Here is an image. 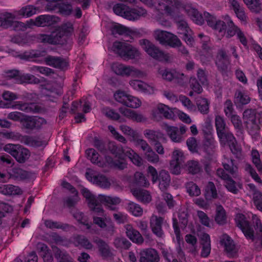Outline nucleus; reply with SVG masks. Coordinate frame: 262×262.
Returning <instances> with one entry per match:
<instances>
[{
    "label": "nucleus",
    "mask_w": 262,
    "mask_h": 262,
    "mask_svg": "<svg viewBox=\"0 0 262 262\" xmlns=\"http://www.w3.org/2000/svg\"><path fill=\"white\" fill-rule=\"evenodd\" d=\"M86 154L88 158L91 161L100 167L109 166L110 167H115L118 168L123 169L126 166L125 160L123 158V154L127 156L134 164L140 166L143 164V160L138 154L135 152L133 150L130 148H126L122 150L119 149L114 161L111 158H106V162L101 161L98 159L99 155L98 153L92 148L88 149L86 150Z\"/></svg>",
    "instance_id": "f257e3e1"
},
{
    "label": "nucleus",
    "mask_w": 262,
    "mask_h": 262,
    "mask_svg": "<svg viewBox=\"0 0 262 262\" xmlns=\"http://www.w3.org/2000/svg\"><path fill=\"white\" fill-rule=\"evenodd\" d=\"M207 18V24L219 33V38L224 36L231 37L237 33L239 28L235 26L230 17L225 15L221 17V19L210 15L209 13L204 14Z\"/></svg>",
    "instance_id": "f03ea898"
},
{
    "label": "nucleus",
    "mask_w": 262,
    "mask_h": 262,
    "mask_svg": "<svg viewBox=\"0 0 262 262\" xmlns=\"http://www.w3.org/2000/svg\"><path fill=\"white\" fill-rule=\"evenodd\" d=\"M82 193L88 201L90 207L93 209L95 212L98 213L100 215L102 214L103 211L99 206V203L103 204L111 209H113V208L112 207V205L118 204L120 202V199L117 197H111L101 194L95 197L86 188H83L82 189Z\"/></svg>",
    "instance_id": "7ed1b4c3"
},
{
    "label": "nucleus",
    "mask_w": 262,
    "mask_h": 262,
    "mask_svg": "<svg viewBox=\"0 0 262 262\" xmlns=\"http://www.w3.org/2000/svg\"><path fill=\"white\" fill-rule=\"evenodd\" d=\"M154 6L156 9L155 18L161 25L167 26L170 24L168 21V16L181 6L180 3L177 0H159L157 4Z\"/></svg>",
    "instance_id": "20e7f679"
},
{
    "label": "nucleus",
    "mask_w": 262,
    "mask_h": 262,
    "mask_svg": "<svg viewBox=\"0 0 262 262\" xmlns=\"http://www.w3.org/2000/svg\"><path fill=\"white\" fill-rule=\"evenodd\" d=\"M215 126L221 144L223 145L228 144L231 151L234 154H237L238 152H240L241 148L237 146L235 138L231 133L226 130V124L222 117L220 116L216 117Z\"/></svg>",
    "instance_id": "39448f33"
},
{
    "label": "nucleus",
    "mask_w": 262,
    "mask_h": 262,
    "mask_svg": "<svg viewBox=\"0 0 262 262\" xmlns=\"http://www.w3.org/2000/svg\"><path fill=\"white\" fill-rule=\"evenodd\" d=\"M243 118L249 134L256 137L259 133L258 124L262 123V113L256 115L254 110H246L244 113Z\"/></svg>",
    "instance_id": "423d86ee"
},
{
    "label": "nucleus",
    "mask_w": 262,
    "mask_h": 262,
    "mask_svg": "<svg viewBox=\"0 0 262 262\" xmlns=\"http://www.w3.org/2000/svg\"><path fill=\"white\" fill-rule=\"evenodd\" d=\"M109 49L126 59H133L139 55L138 51L126 42H115Z\"/></svg>",
    "instance_id": "0eeeda50"
},
{
    "label": "nucleus",
    "mask_w": 262,
    "mask_h": 262,
    "mask_svg": "<svg viewBox=\"0 0 262 262\" xmlns=\"http://www.w3.org/2000/svg\"><path fill=\"white\" fill-rule=\"evenodd\" d=\"M147 175L148 177H151L154 183L159 180V187L162 191L165 190L169 186L170 176L167 172L161 171L158 177L156 169L152 166H149L147 169Z\"/></svg>",
    "instance_id": "6e6552de"
},
{
    "label": "nucleus",
    "mask_w": 262,
    "mask_h": 262,
    "mask_svg": "<svg viewBox=\"0 0 262 262\" xmlns=\"http://www.w3.org/2000/svg\"><path fill=\"white\" fill-rule=\"evenodd\" d=\"M154 37L161 44L167 45L172 47H178L181 43L176 35L160 30L154 32Z\"/></svg>",
    "instance_id": "1a4fd4ad"
},
{
    "label": "nucleus",
    "mask_w": 262,
    "mask_h": 262,
    "mask_svg": "<svg viewBox=\"0 0 262 262\" xmlns=\"http://www.w3.org/2000/svg\"><path fill=\"white\" fill-rule=\"evenodd\" d=\"M16 15L14 13L4 12L0 14V28H8L14 25L16 30H24L26 28L24 23L15 21Z\"/></svg>",
    "instance_id": "9d476101"
},
{
    "label": "nucleus",
    "mask_w": 262,
    "mask_h": 262,
    "mask_svg": "<svg viewBox=\"0 0 262 262\" xmlns=\"http://www.w3.org/2000/svg\"><path fill=\"white\" fill-rule=\"evenodd\" d=\"M113 71L117 75H131L139 78L145 76V73L133 67L125 66L119 63H115L112 67Z\"/></svg>",
    "instance_id": "9b49d317"
},
{
    "label": "nucleus",
    "mask_w": 262,
    "mask_h": 262,
    "mask_svg": "<svg viewBox=\"0 0 262 262\" xmlns=\"http://www.w3.org/2000/svg\"><path fill=\"white\" fill-rule=\"evenodd\" d=\"M179 222L183 225L185 226L187 223V211L185 208H182L180 212L177 214H173V227L176 235V241L178 244H180L182 238L180 233V230L178 227Z\"/></svg>",
    "instance_id": "f8f14e48"
},
{
    "label": "nucleus",
    "mask_w": 262,
    "mask_h": 262,
    "mask_svg": "<svg viewBox=\"0 0 262 262\" xmlns=\"http://www.w3.org/2000/svg\"><path fill=\"white\" fill-rule=\"evenodd\" d=\"M140 45L145 51L154 58L160 60H167V55L157 49L148 40H141Z\"/></svg>",
    "instance_id": "ddd939ff"
},
{
    "label": "nucleus",
    "mask_w": 262,
    "mask_h": 262,
    "mask_svg": "<svg viewBox=\"0 0 262 262\" xmlns=\"http://www.w3.org/2000/svg\"><path fill=\"white\" fill-rule=\"evenodd\" d=\"M185 160L182 150L175 149L172 154V159L170 163V169L172 173L179 174L181 172L182 165Z\"/></svg>",
    "instance_id": "4468645a"
},
{
    "label": "nucleus",
    "mask_w": 262,
    "mask_h": 262,
    "mask_svg": "<svg viewBox=\"0 0 262 262\" xmlns=\"http://www.w3.org/2000/svg\"><path fill=\"white\" fill-rule=\"evenodd\" d=\"M176 108H170L167 105L160 103L157 105L152 111V116L154 119L159 121L162 116L167 119H171L173 116V113Z\"/></svg>",
    "instance_id": "2eb2a0df"
},
{
    "label": "nucleus",
    "mask_w": 262,
    "mask_h": 262,
    "mask_svg": "<svg viewBox=\"0 0 262 262\" xmlns=\"http://www.w3.org/2000/svg\"><path fill=\"white\" fill-rule=\"evenodd\" d=\"M235 221L237 226L242 230L247 239H253L254 234L253 229L249 226L245 216L241 213L236 214Z\"/></svg>",
    "instance_id": "dca6fc26"
},
{
    "label": "nucleus",
    "mask_w": 262,
    "mask_h": 262,
    "mask_svg": "<svg viewBox=\"0 0 262 262\" xmlns=\"http://www.w3.org/2000/svg\"><path fill=\"white\" fill-rule=\"evenodd\" d=\"M4 77L7 79H13V81L18 83H32L35 82L34 76L29 74L20 75L18 71L16 70H9L4 73Z\"/></svg>",
    "instance_id": "f3484780"
},
{
    "label": "nucleus",
    "mask_w": 262,
    "mask_h": 262,
    "mask_svg": "<svg viewBox=\"0 0 262 262\" xmlns=\"http://www.w3.org/2000/svg\"><path fill=\"white\" fill-rule=\"evenodd\" d=\"M87 180L101 187L108 188L111 185L110 181L103 175L96 174L92 170H89L85 174Z\"/></svg>",
    "instance_id": "a211bd4d"
},
{
    "label": "nucleus",
    "mask_w": 262,
    "mask_h": 262,
    "mask_svg": "<svg viewBox=\"0 0 262 262\" xmlns=\"http://www.w3.org/2000/svg\"><path fill=\"white\" fill-rule=\"evenodd\" d=\"M59 21L57 17L50 15H40L37 17L35 20L30 19L27 22V25H25L26 27H30L31 25H34L37 26H50L55 23ZM26 28L25 29H26Z\"/></svg>",
    "instance_id": "6ab92c4d"
},
{
    "label": "nucleus",
    "mask_w": 262,
    "mask_h": 262,
    "mask_svg": "<svg viewBox=\"0 0 262 262\" xmlns=\"http://www.w3.org/2000/svg\"><path fill=\"white\" fill-rule=\"evenodd\" d=\"M137 145L140 146L144 151L145 158L150 162L157 163L159 160V156L155 153L146 142L142 139L137 141Z\"/></svg>",
    "instance_id": "aec40b11"
},
{
    "label": "nucleus",
    "mask_w": 262,
    "mask_h": 262,
    "mask_svg": "<svg viewBox=\"0 0 262 262\" xmlns=\"http://www.w3.org/2000/svg\"><path fill=\"white\" fill-rule=\"evenodd\" d=\"M0 107L4 108H12L18 109L27 112H39L40 111L38 106L34 103L26 104L17 102L14 104L7 103L3 105L0 104Z\"/></svg>",
    "instance_id": "412c9836"
},
{
    "label": "nucleus",
    "mask_w": 262,
    "mask_h": 262,
    "mask_svg": "<svg viewBox=\"0 0 262 262\" xmlns=\"http://www.w3.org/2000/svg\"><path fill=\"white\" fill-rule=\"evenodd\" d=\"M129 84L134 90L146 94H152L155 91L154 86L141 80H132L129 81Z\"/></svg>",
    "instance_id": "4be33fe9"
},
{
    "label": "nucleus",
    "mask_w": 262,
    "mask_h": 262,
    "mask_svg": "<svg viewBox=\"0 0 262 262\" xmlns=\"http://www.w3.org/2000/svg\"><path fill=\"white\" fill-rule=\"evenodd\" d=\"M217 174L225 180V187L228 190L232 193H236L238 190L241 188L240 184H235V183L229 179L228 176L225 173L224 171L222 169L217 170Z\"/></svg>",
    "instance_id": "5701e85b"
},
{
    "label": "nucleus",
    "mask_w": 262,
    "mask_h": 262,
    "mask_svg": "<svg viewBox=\"0 0 262 262\" xmlns=\"http://www.w3.org/2000/svg\"><path fill=\"white\" fill-rule=\"evenodd\" d=\"M178 33L183 35V38L188 45H192L193 39L191 36L192 31L187 26L185 21H182L178 23Z\"/></svg>",
    "instance_id": "b1692460"
},
{
    "label": "nucleus",
    "mask_w": 262,
    "mask_h": 262,
    "mask_svg": "<svg viewBox=\"0 0 262 262\" xmlns=\"http://www.w3.org/2000/svg\"><path fill=\"white\" fill-rule=\"evenodd\" d=\"M147 14V11L142 7L135 8H128L127 11L125 15V18L129 20H136L141 17H145Z\"/></svg>",
    "instance_id": "393cba45"
},
{
    "label": "nucleus",
    "mask_w": 262,
    "mask_h": 262,
    "mask_svg": "<svg viewBox=\"0 0 262 262\" xmlns=\"http://www.w3.org/2000/svg\"><path fill=\"white\" fill-rule=\"evenodd\" d=\"M221 244L230 256H234L237 252V249L233 241L227 234H224L221 238Z\"/></svg>",
    "instance_id": "a878e982"
},
{
    "label": "nucleus",
    "mask_w": 262,
    "mask_h": 262,
    "mask_svg": "<svg viewBox=\"0 0 262 262\" xmlns=\"http://www.w3.org/2000/svg\"><path fill=\"white\" fill-rule=\"evenodd\" d=\"M22 189L18 186L10 184H1L0 193L6 195H20L23 193Z\"/></svg>",
    "instance_id": "bb28decb"
},
{
    "label": "nucleus",
    "mask_w": 262,
    "mask_h": 262,
    "mask_svg": "<svg viewBox=\"0 0 262 262\" xmlns=\"http://www.w3.org/2000/svg\"><path fill=\"white\" fill-rule=\"evenodd\" d=\"M127 236L134 243L140 244L143 242V238L139 231L135 229L130 224L125 226Z\"/></svg>",
    "instance_id": "cd10ccee"
},
{
    "label": "nucleus",
    "mask_w": 262,
    "mask_h": 262,
    "mask_svg": "<svg viewBox=\"0 0 262 262\" xmlns=\"http://www.w3.org/2000/svg\"><path fill=\"white\" fill-rule=\"evenodd\" d=\"M185 9L191 19L196 24L202 25L204 19L207 22V19L204 15V14L207 13L206 12H204L202 15L199 13L197 10L189 6L185 7Z\"/></svg>",
    "instance_id": "c85d7f7f"
},
{
    "label": "nucleus",
    "mask_w": 262,
    "mask_h": 262,
    "mask_svg": "<svg viewBox=\"0 0 262 262\" xmlns=\"http://www.w3.org/2000/svg\"><path fill=\"white\" fill-rule=\"evenodd\" d=\"M160 73L162 76V77L167 80H172V79H176L178 80V82L180 83L181 84L183 85V83H181V82L179 81V79L183 80L184 78V76L183 74L179 72H177L175 70H167L165 69L163 70H161L160 71Z\"/></svg>",
    "instance_id": "c756f323"
},
{
    "label": "nucleus",
    "mask_w": 262,
    "mask_h": 262,
    "mask_svg": "<svg viewBox=\"0 0 262 262\" xmlns=\"http://www.w3.org/2000/svg\"><path fill=\"white\" fill-rule=\"evenodd\" d=\"M162 127L167 133L172 141L180 142L182 140L183 137L178 133V127L169 126L166 123H163Z\"/></svg>",
    "instance_id": "7c9ffc66"
},
{
    "label": "nucleus",
    "mask_w": 262,
    "mask_h": 262,
    "mask_svg": "<svg viewBox=\"0 0 262 262\" xmlns=\"http://www.w3.org/2000/svg\"><path fill=\"white\" fill-rule=\"evenodd\" d=\"M140 255V260L141 262H156L159 259L157 252L152 249L143 250Z\"/></svg>",
    "instance_id": "2f4dec72"
},
{
    "label": "nucleus",
    "mask_w": 262,
    "mask_h": 262,
    "mask_svg": "<svg viewBox=\"0 0 262 262\" xmlns=\"http://www.w3.org/2000/svg\"><path fill=\"white\" fill-rule=\"evenodd\" d=\"M163 219L156 215H152L150 219V227L152 232L158 236H161L163 234L161 225Z\"/></svg>",
    "instance_id": "473e14b6"
},
{
    "label": "nucleus",
    "mask_w": 262,
    "mask_h": 262,
    "mask_svg": "<svg viewBox=\"0 0 262 262\" xmlns=\"http://www.w3.org/2000/svg\"><path fill=\"white\" fill-rule=\"evenodd\" d=\"M200 238L203 246L201 256L206 257L209 255L211 251L210 236L206 233H203L200 235Z\"/></svg>",
    "instance_id": "72a5a7b5"
},
{
    "label": "nucleus",
    "mask_w": 262,
    "mask_h": 262,
    "mask_svg": "<svg viewBox=\"0 0 262 262\" xmlns=\"http://www.w3.org/2000/svg\"><path fill=\"white\" fill-rule=\"evenodd\" d=\"M248 188L250 189L251 195H252L254 205L256 208L262 211V194L258 191H257L254 185L249 184L248 185Z\"/></svg>",
    "instance_id": "f704fd0d"
},
{
    "label": "nucleus",
    "mask_w": 262,
    "mask_h": 262,
    "mask_svg": "<svg viewBox=\"0 0 262 262\" xmlns=\"http://www.w3.org/2000/svg\"><path fill=\"white\" fill-rule=\"evenodd\" d=\"M132 192L134 196L143 203L147 204L151 201V196L146 190L135 189L132 190Z\"/></svg>",
    "instance_id": "c9c22d12"
},
{
    "label": "nucleus",
    "mask_w": 262,
    "mask_h": 262,
    "mask_svg": "<svg viewBox=\"0 0 262 262\" xmlns=\"http://www.w3.org/2000/svg\"><path fill=\"white\" fill-rule=\"evenodd\" d=\"M214 218L215 222L219 225H224L227 222L226 212L222 206H216Z\"/></svg>",
    "instance_id": "e433bc0d"
},
{
    "label": "nucleus",
    "mask_w": 262,
    "mask_h": 262,
    "mask_svg": "<svg viewBox=\"0 0 262 262\" xmlns=\"http://www.w3.org/2000/svg\"><path fill=\"white\" fill-rule=\"evenodd\" d=\"M45 61L48 65L61 69H63L68 66L66 60L52 56H48L46 58Z\"/></svg>",
    "instance_id": "4c0bfd02"
},
{
    "label": "nucleus",
    "mask_w": 262,
    "mask_h": 262,
    "mask_svg": "<svg viewBox=\"0 0 262 262\" xmlns=\"http://www.w3.org/2000/svg\"><path fill=\"white\" fill-rule=\"evenodd\" d=\"M204 196L207 200H212L217 198L216 187L212 182H208L205 187Z\"/></svg>",
    "instance_id": "58836bf2"
},
{
    "label": "nucleus",
    "mask_w": 262,
    "mask_h": 262,
    "mask_svg": "<svg viewBox=\"0 0 262 262\" xmlns=\"http://www.w3.org/2000/svg\"><path fill=\"white\" fill-rule=\"evenodd\" d=\"M38 11V9L34 7L33 6L29 5L26 7H23L17 13H14V14L16 15V17L21 16L23 17H30L32 15L37 13Z\"/></svg>",
    "instance_id": "ea45409f"
},
{
    "label": "nucleus",
    "mask_w": 262,
    "mask_h": 262,
    "mask_svg": "<svg viewBox=\"0 0 262 262\" xmlns=\"http://www.w3.org/2000/svg\"><path fill=\"white\" fill-rule=\"evenodd\" d=\"M247 7L253 12L262 11V0H243Z\"/></svg>",
    "instance_id": "a19ab883"
},
{
    "label": "nucleus",
    "mask_w": 262,
    "mask_h": 262,
    "mask_svg": "<svg viewBox=\"0 0 262 262\" xmlns=\"http://www.w3.org/2000/svg\"><path fill=\"white\" fill-rule=\"evenodd\" d=\"M120 112L125 117L137 122H141L144 120V117L140 114L129 109L124 108L120 109Z\"/></svg>",
    "instance_id": "79ce46f5"
},
{
    "label": "nucleus",
    "mask_w": 262,
    "mask_h": 262,
    "mask_svg": "<svg viewBox=\"0 0 262 262\" xmlns=\"http://www.w3.org/2000/svg\"><path fill=\"white\" fill-rule=\"evenodd\" d=\"M30 156V153L29 150L20 145V148H19L14 157L17 162L24 163L29 159Z\"/></svg>",
    "instance_id": "37998d69"
},
{
    "label": "nucleus",
    "mask_w": 262,
    "mask_h": 262,
    "mask_svg": "<svg viewBox=\"0 0 262 262\" xmlns=\"http://www.w3.org/2000/svg\"><path fill=\"white\" fill-rule=\"evenodd\" d=\"M250 101V98L247 94L242 91H237L235 94L234 102L237 106L246 104Z\"/></svg>",
    "instance_id": "c03bdc74"
},
{
    "label": "nucleus",
    "mask_w": 262,
    "mask_h": 262,
    "mask_svg": "<svg viewBox=\"0 0 262 262\" xmlns=\"http://www.w3.org/2000/svg\"><path fill=\"white\" fill-rule=\"evenodd\" d=\"M223 165L224 168L233 177L236 176L237 172V167L234 165L233 161L232 160L224 159L223 162Z\"/></svg>",
    "instance_id": "a18cd8bd"
},
{
    "label": "nucleus",
    "mask_w": 262,
    "mask_h": 262,
    "mask_svg": "<svg viewBox=\"0 0 262 262\" xmlns=\"http://www.w3.org/2000/svg\"><path fill=\"white\" fill-rule=\"evenodd\" d=\"M127 210L135 216H140L143 214V209L141 206L134 202H129L127 207Z\"/></svg>",
    "instance_id": "49530a36"
},
{
    "label": "nucleus",
    "mask_w": 262,
    "mask_h": 262,
    "mask_svg": "<svg viewBox=\"0 0 262 262\" xmlns=\"http://www.w3.org/2000/svg\"><path fill=\"white\" fill-rule=\"evenodd\" d=\"M196 105L200 112L202 114H207L209 111V102L208 100L204 98H199L196 100Z\"/></svg>",
    "instance_id": "de8ad7c7"
},
{
    "label": "nucleus",
    "mask_w": 262,
    "mask_h": 262,
    "mask_svg": "<svg viewBox=\"0 0 262 262\" xmlns=\"http://www.w3.org/2000/svg\"><path fill=\"white\" fill-rule=\"evenodd\" d=\"M37 248L39 250L40 254L42 257L45 262H51L52 261V256L49 252L48 248L45 245L39 244Z\"/></svg>",
    "instance_id": "09e8293b"
},
{
    "label": "nucleus",
    "mask_w": 262,
    "mask_h": 262,
    "mask_svg": "<svg viewBox=\"0 0 262 262\" xmlns=\"http://www.w3.org/2000/svg\"><path fill=\"white\" fill-rule=\"evenodd\" d=\"M187 193L191 196H197L201 194V189L199 186L193 182H189L186 185Z\"/></svg>",
    "instance_id": "8fccbe9b"
},
{
    "label": "nucleus",
    "mask_w": 262,
    "mask_h": 262,
    "mask_svg": "<svg viewBox=\"0 0 262 262\" xmlns=\"http://www.w3.org/2000/svg\"><path fill=\"white\" fill-rule=\"evenodd\" d=\"M55 35H56L55 32L52 33L51 36L46 34H40L38 36V40L43 42L56 44L58 42L59 40L58 38L55 37Z\"/></svg>",
    "instance_id": "3c124183"
},
{
    "label": "nucleus",
    "mask_w": 262,
    "mask_h": 262,
    "mask_svg": "<svg viewBox=\"0 0 262 262\" xmlns=\"http://www.w3.org/2000/svg\"><path fill=\"white\" fill-rule=\"evenodd\" d=\"M186 170L191 173L194 174L200 172L201 167L197 161H189L185 166Z\"/></svg>",
    "instance_id": "603ef678"
},
{
    "label": "nucleus",
    "mask_w": 262,
    "mask_h": 262,
    "mask_svg": "<svg viewBox=\"0 0 262 262\" xmlns=\"http://www.w3.org/2000/svg\"><path fill=\"white\" fill-rule=\"evenodd\" d=\"M215 63L219 68L222 69L227 64V58L226 54L223 51H222L219 53L215 59Z\"/></svg>",
    "instance_id": "864d4df0"
},
{
    "label": "nucleus",
    "mask_w": 262,
    "mask_h": 262,
    "mask_svg": "<svg viewBox=\"0 0 262 262\" xmlns=\"http://www.w3.org/2000/svg\"><path fill=\"white\" fill-rule=\"evenodd\" d=\"M251 158L253 164L255 165L258 170L262 172V164L260 162L259 154L257 150L252 149L251 151Z\"/></svg>",
    "instance_id": "5fc2aeb1"
},
{
    "label": "nucleus",
    "mask_w": 262,
    "mask_h": 262,
    "mask_svg": "<svg viewBox=\"0 0 262 262\" xmlns=\"http://www.w3.org/2000/svg\"><path fill=\"white\" fill-rule=\"evenodd\" d=\"M188 149L192 152H197L200 149V146L198 144L194 137L189 138L186 141Z\"/></svg>",
    "instance_id": "6e6d98bb"
},
{
    "label": "nucleus",
    "mask_w": 262,
    "mask_h": 262,
    "mask_svg": "<svg viewBox=\"0 0 262 262\" xmlns=\"http://www.w3.org/2000/svg\"><path fill=\"white\" fill-rule=\"evenodd\" d=\"M141 104V101L139 98L129 95L125 105L132 108H137L139 107Z\"/></svg>",
    "instance_id": "4d7b16f0"
},
{
    "label": "nucleus",
    "mask_w": 262,
    "mask_h": 262,
    "mask_svg": "<svg viewBox=\"0 0 262 262\" xmlns=\"http://www.w3.org/2000/svg\"><path fill=\"white\" fill-rule=\"evenodd\" d=\"M53 250L55 252V256L59 262H73L72 259L65 253L57 248H55Z\"/></svg>",
    "instance_id": "13d9d810"
},
{
    "label": "nucleus",
    "mask_w": 262,
    "mask_h": 262,
    "mask_svg": "<svg viewBox=\"0 0 262 262\" xmlns=\"http://www.w3.org/2000/svg\"><path fill=\"white\" fill-rule=\"evenodd\" d=\"M179 100L183 105L189 111L195 112L196 111L195 106L192 104L191 101L185 96H180Z\"/></svg>",
    "instance_id": "bf43d9fd"
},
{
    "label": "nucleus",
    "mask_w": 262,
    "mask_h": 262,
    "mask_svg": "<svg viewBox=\"0 0 262 262\" xmlns=\"http://www.w3.org/2000/svg\"><path fill=\"white\" fill-rule=\"evenodd\" d=\"M114 245L117 248L127 249L130 247V243L125 238H117Z\"/></svg>",
    "instance_id": "052dcab7"
},
{
    "label": "nucleus",
    "mask_w": 262,
    "mask_h": 262,
    "mask_svg": "<svg viewBox=\"0 0 262 262\" xmlns=\"http://www.w3.org/2000/svg\"><path fill=\"white\" fill-rule=\"evenodd\" d=\"M128 7L123 4H117L113 7V11L115 14L125 18Z\"/></svg>",
    "instance_id": "680f3d73"
},
{
    "label": "nucleus",
    "mask_w": 262,
    "mask_h": 262,
    "mask_svg": "<svg viewBox=\"0 0 262 262\" xmlns=\"http://www.w3.org/2000/svg\"><path fill=\"white\" fill-rule=\"evenodd\" d=\"M135 183L137 185L142 186H148L149 185V182L140 172H136L135 174Z\"/></svg>",
    "instance_id": "e2e57ef3"
},
{
    "label": "nucleus",
    "mask_w": 262,
    "mask_h": 262,
    "mask_svg": "<svg viewBox=\"0 0 262 262\" xmlns=\"http://www.w3.org/2000/svg\"><path fill=\"white\" fill-rule=\"evenodd\" d=\"M128 96L129 95L124 92L120 91L116 92L114 95V98L117 101L124 105H125L126 101H127Z\"/></svg>",
    "instance_id": "0e129e2a"
},
{
    "label": "nucleus",
    "mask_w": 262,
    "mask_h": 262,
    "mask_svg": "<svg viewBox=\"0 0 262 262\" xmlns=\"http://www.w3.org/2000/svg\"><path fill=\"white\" fill-rule=\"evenodd\" d=\"M19 148H20V145L8 144L4 146V150L14 157Z\"/></svg>",
    "instance_id": "69168bd1"
},
{
    "label": "nucleus",
    "mask_w": 262,
    "mask_h": 262,
    "mask_svg": "<svg viewBox=\"0 0 262 262\" xmlns=\"http://www.w3.org/2000/svg\"><path fill=\"white\" fill-rule=\"evenodd\" d=\"M25 115L18 112H13L9 113L8 115V118L15 121H19L22 124L23 121L25 118Z\"/></svg>",
    "instance_id": "338daca9"
},
{
    "label": "nucleus",
    "mask_w": 262,
    "mask_h": 262,
    "mask_svg": "<svg viewBox=\"0 0 262 262\" xmlns=\"http://www.w3.org/2000/svg\"><path fill=\"white\" fill-rule=\"evenodd\" d=\"M97 245L101 255L105 257L108 256L110 254V250L107 245L101 241H99L97 242Z\"/></svg>",
    "instance_id": "774afa93"
}]
</instances>
